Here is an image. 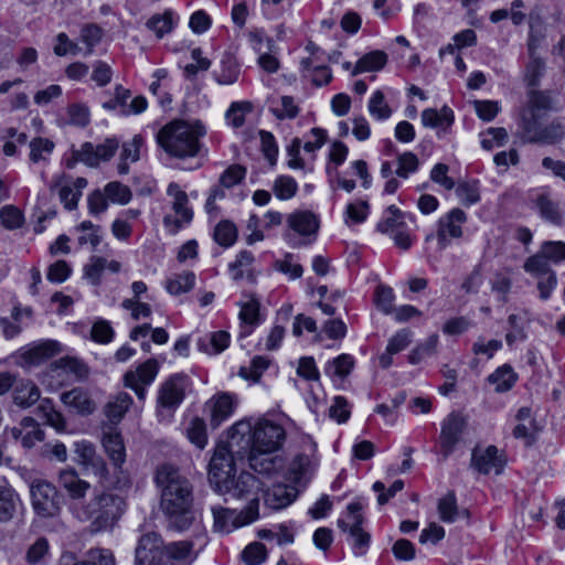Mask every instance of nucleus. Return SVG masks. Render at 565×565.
<instances>
[{
	"label": "nucleus",
	"instance_id": "nucleus-1",
	"mask_svg": "<svg viewBox=\"0 0 565 565\" xmlns=\"http://www.w3.org/2000/svg\"><path fill=\"white\" fill-rule=\"evenodd\" d=\"M154 481L161 489V507L169 518V525L178 531L188 529L193 521L192 486L179 468L170 463L158 466Z\"/></svg>",
	"mask_w": 565,
	"mask_h": 565
},
{
	"label": "nucleus",
	"instance_id": "nucleus-2",
	"mask_svg": "<svg viewBox=\"0 0 565 565\" xmlns=\"http://www.w3.org/2000/svg\"><path fill=\"white\" fill-rule=\"evenodd\" d=\"M205 134L206 129L200 120L173 119L158 131L157 142L170 157L194 158L201 150L200 140Z\"/></svg>",
	"mask_w": 565,
	"mask_h": 565
},
{
	"label": "nucleus",
	"instance_id": "nucleus-3",
	"mask_svg": "<svg viewBox=\"0 0 565 565\" xmlns=\"http://www.w3.org/2000/svg\"><path fill=\"white\" fill-rule=\"evenodd\" d=\"M194 558L191 542L181 541L164 545L157 533L149 532L138 542L135 565H190Z\"/></svg>",
	"mask_w": 565,
	"mask_h": 565
},
{
	"label": "nucleus",
	"instance_id": "nucleus-4",
	"mask_svg": "<svg viewBox=\"0 0 565 565\" xmlns=\"http://www.w3.org/2000/svg\"><path fill=\"white\" fill-rule=\"evenodd\" d=\"M126 509L125 499L111 492L95 494L78 511L82 521H90L95 532L111 529Z\"/></svg>",
	"mask_w": 565,
	"mask_h": 565
},
{
	"label": "nucleus",
	"instance_id": "nucleus-5",
	"mask_svg": "<svg viewBox=\"0 0 565 565\" xmlns=\"http://www.w3.org/2000/svg\"><path fill=\"white\" fill-rule=\"evenodd\" d=\"M232 430L233 439L236 434L250 435L248 439L252 441L250 451H276L286 438L282 426L267 419L259 420L253 429L249 423L239 422L233 426Z\"/></svg>",
	"mask_w": 565,
	"mask_h": 565
},
{
	"label": "nucleus",
	"instance_id": "nucleus-6",
	"mask_svg": "<svg viewBox=\"0 0 565 565\" xmlns=\"http://www.w3.org/2000/svg\"><path fill=\"white\" fill-rule=\"evenodd\" d=\"M32 508L41 520H53L61 525L62 495L56 487L45 480H34L30 487Z\"/></svg>",
	"mask_w": 565,
	"mask_h": 565
},
{
	"label": "nucleus",
	"instance_id": "nucleus-7",
	"mask_svg": "<svg viewBox=\"0 0 565 565\" xmlns=\"http://www.w3.org/2000/svg\"><path fill=\"white\" fill-rule=\"evenodd\" d=\"M362 509L363 505L360 502H351L347 507L345 513L338 520L339 529L353 539L355 555H363L370 544V534L362 529L364 522Z\"/></svg>",
	"mask_w": 565,
	"mask_h": 565
},
{
	"label": "nucleus",
	"instance_id": "nucleus-8",
	"mask_svg": "<svg viewBox=\"0 0 565 565\" xmlns=\"http://www.w3.org/2000/svg\"><path fill=\"white\" fill-rule=\"evenodd\" d=\"M234 457L225 444L216 446L209 463V482L218 493L227 489L230 479L235 475Z\"/></svg>",
	"mask_w": 565,
	"mask_h": 565
},
{
	"label": "nucleus",
	"instance_id": "nucleus-9",
	"mask_svg": "<svg viewBox=\"0 0 565 565\" xmlns=\"http://www.w3.org/2000/svg\"><path fill=\"white\" fill-rule=\"evenodd\" d=\"M214 527L220 532H230L232 529L243 526L256 521L259 516V499H252L248 505L238 514L234 510L223 507H213Z\"/></svg>",
	"mask_w": 565,
	"mask_h": 565
},
{
	"label": "nucleus",
	"instance_id": "nucleus-10",
	"mask_svg": "<svg viewBox=\"0 0 565 565\" xmlns=\"http://www.w3.org/2000/svg\"><path fill=\"white\" fill-rule=\"evenodd\" d=\"M86 178L78 177L73 179L66 173L55 175L50 184V190H57L58 199L67 211H74L78 206L83 190L87 186Z\"/></svg>",
	"mask_w": 565,
	"mask_h": 565
},
{
	"label": "nucleus",
	"instance_id": "nucleus-11",
	"mask_svg": "<svg viewBox=\"0 0 565 565\" xmlns=\"http://www.w3.org/2000/svg\"><path fill=\"white\" fill-rule=\"evenodd\" d=\"M467 418L459 412H451L441 423L439 435L440 452L446 460L461 441L467 429Z\"/></svg>",
	"mask_w": 565,
	"mask_h": 565
},
{
	"label": "nucleus",
	"instance_id": "nucleus-12",
	"mask_svg": "<svg viewBox=\"0 0 565 565\" xmlns=\"http://www.w3.org/2000/svg\"><path fill=\"white\" fill-rule=\"evenodd\" d=\"M190 379L184 373L169 376L158 391V406L174 411L184 399L185 392L190 387Z\"/></svg>",
	"mask_w": 565,
	"mask_h": 565
},
{
	"label": "nucleus",
	"instance_id": "nucleus-13",
	"mask_svg": "<svg viewBox=\"0 0 565 565\" xmlns=\"http://www.w3.org/2000/svg\"><path fill=\"white\" fill-rule=\"evenodd\" d=\"M84 467L98 479L99 484L104 488L122 489L130 483L127 472L117 473L114 469V473L111 475L106 461L99 455H96Z\"/></svg>",
	"mask_w": 565,
	"mask_h": 565
},
{
	"label": "nucleus",
	"instance_id": "nucleus-14",
	"mask_svg": "<svg viewBox=\"0 0 565 565\" xmlns=\"http://www.w3.org/2000/svg\"><path fill=\"white\" fill-rule=\"evenodd\" d=\"M102 444L117 473L126 472L122 465L126 461V449L120 433L114 426L103 430Z\"/></svg>",
	"mask_w": 565,
	"mask_h": 565
},
{
	"label": "nucleus",
	"instance_id": "nucleus-15",
	"mask_svg": "<svg viewBox=\"0 0 565 565\" xmlns=\"http://www.w3.org/2000/svg\"><path fill=\"white\" fill-rule=\"evenodd\" d=\"M505 466V459L499 454L495 446H488L486 449H473L471 456V467L478 472L489 475L494 472L499 475Z\"/></svg>",
	"mask_w": 565,
	"mask_h": 565
},
{
	"label": "nucleus",
	"instance_id": "nucleus-16",
	"mask_svg": "<svg viewBox=\"0 0 565 565\" xmlns=\"http://www.w3.org/2000/svg\"><path fill=\"white\" fill-rule=\"evenodd\" d=\"M467 221V215L461 209H452L439 220L437 239L440 248L449 244L450 238L462 236L461 225Z\"/></svg>",
	"mask_w": 565,
	"mask_h": 565
},
{
	"label": "nucleus",
	"instance_id": "nucleus-17",
	"mask_svg": "<svg viewBox=\"0 0 565 565\" xmlns=\"http://www.w3.org/2000/svg\"><path fill=\"white\" fill-rule=\"evenodd\" d=\"M260 488L259 480L249 472H242L237 478L235 475L230 479L227 489L220 491V494H228L236 499H258L255 497Z\"/></svg>",
	"mask_w": 565,
	"mask_h": 565
},
{
	"label": "nucleus",
	"instance_id": "nucleus-18",
	"mask_svg": "<svg viewBox=\"0 0 565 565\" xmlns=\"http://www.w3.org/2000/svg\"><path fill=\"white\" fill-rule=\"evenodd\" d=\"M274 452L275 451H249V467L255 472L266 477L281 473L285 468V460L278 455H273Z\"/></svg>",
	"mask_w": 565,
	"mask_h": 565
},
{
	"label": "nucleus",
	"instance_id": "nucleus-19",
	"mask_svg": "<svg viewBox=\"0 0 565 565\" xmlns=\"http://www.w3.org/2000/svg\"><path fill=\"white\" fill-rule=\"evenodd\" d=\"M9 433L14 440H20L21 446L25 449L33 448L45 437V433L41 429L39 423L29 416L23 417L19 426L12 427Z\"/></svg>",
	"mask_w": 565,
	"mask_h": 565
},
{
	"label": "nucleus",
	"instance_id": "nucleus-20",
	"mask_svg": "<svg viewBox=\"0 0 565 565\" xmlns=\"http://www.w3.org/2000/svg\"><path fill=\"white\" fill-rule=\"evenodd\" d=\"M298 495V491L292 486L275 483L264 491V505L269 510H281L291 504Z\"/></svg>",
	"mask_w": 565,
	"mask_h": 565
},
{
	"label": "nucleus",
	"instance_id": "nucleus-21",
	"mask_svg": "<svg viewBox=\"0 0 565 565\" xmlns=\"http://www.w3.org/2000/svg\"><path fill=\"white\" fill-rule=\"evenodd\" d=\"M287 224L290 230L305 237H315L319 230L318 217L309 211H296L289 214Z\"/></svg>",
	"mask_w": 565,
	"mask_h": 565
},
{
	"label": "nucleus",
	"instance_id": "nucleus-22",
	"mask_svg": "<svg viewBox=\"0 0 565 565\" xmlns=\"http://www.w3.org/2000/svg\"><path fill=\"white\" fill-rule=\"evenodd\" d=\"M543 115L532 113V110H521L518 122L519 135L523 142L536 143L541 130H543L541 119Z\"/></svg>",
	"mask_w": 565,
	"mask_h": 565
},
{
	"label": "nucleus",
	"instance_id": "nucleus-23",
	"mask_svg": "<svg viewBox=\"0 0 565 565\" xmlns=\"http://www.w3.org/2000/svg\"><path fill=\"white\" fill-rule=\"evenodd\" d=\"M159 372V363L156 359H149L141 363L135 371H128L124 375L125 386L136 384L150 385Z\"/></svg>",
	"mask_w": 565,
	"mask_h": 565
},
{
	"label": "nucleus",
	"instance_id": "nucleus-24",
	"mask_svg": "<svg viewBox=\"0 0 565 565\" xmlns=\"http://www.w3.org/2000/svg\"><path fill=\"white\" fill-rule=\"evenodd\" d=\"M189 199L188 196L179 195L175 200H173L172 209L177 214V217L172 215H166L163 217V224L168 227L172 233H177L183 224H189L192 221L193 212L188 206Z\"/></svg>",
	"mask_w": 565,
	"mask_h": 565
},
{
	"label": "nucleus",
	"instance_id": "nucleus-25",
	"mask_svg": "<svg viewBox=\"0 0 565 565\" xmlns=\"http://www.w3.org/2000/svg\"><path fill=\"white\" fill-rule=\"evenodd\" d=\"M58 483L73 500L83 499L90 488V484L82 480L73 469L61 471L58 475Z\"/></svg>",
	"mask_w": 565,
	"mask_h": 565
},
{
	"label": "nucleus",
	"instance_id": "nucleus-26",
	"mask_svg": "<svg viewBox=\"0 0 565 565\" xmlns=\"http://www.w3.org/2000/svg\"><path fill=\"white\" fill-rule=\"evenodd\" d=\"M89 557L88 561H78L75 553L64 551L57 561V565H116L115 557L108 550L90 552Z\"/></svg>",
	"mask_w": 565,
	"mask_h": 565
},
{
	"label": "nucleus",
	"instance_id": "nucleus-27",
	"mask_svg": "<svg viewBox=\"0 0 565 565\" xmlns=\"http://www.w3.org/2000/svg\"><path fill=\"white\" fill-rule=\"evenodd\" d=\"M58 352V343L55 341L42 342L21 353L20 358L24 365H38Z\"/></svg>",
	"mask_w": 565,
	"mask_h": 565
},
{
	"label": "nucleus",
	"instance_id": "nucleus-28",
	"mask_svg": "<svg viewBox=\"0 0 565 565\" xmlns=\"http://www.w3.org/2000/svg\"><path fill=\"white\" fill-rule=\"evenodd\" d=\"M207 405L211 409V425L213 427H217L234 411L233 397L227 393L214 396Z\"/></svg>",
	"mask_w": 565,
	"mask_h": 565
},
{
	"label": "nucleus",
	"instance_id": "nucleus-29",
	"mask_svg": "<svg viewBox=\"0 0 565 565\" xmlns=\"http://www.w3.org/2000/svg\"><path fill=\"white\" fill-rule=\"evenodd\" d=\"M260 303L255 297L241 305L239 320L244 324L241 335L246 337L252 333L253 328L260 323L259 317Z\"/></svg>",
	"mask_w": 565,
	"mask_h": 565
},
{
	"label": "nucleus",
	"instance_id": "nucleus-30",
	"mask_svg": "<svg viewBox=\"0 0 565 565\" xmlns=\"http://www.w3.org/2000/svg\"><path fill=\"white\" fill-rule=\"evenodd\" d=\"M62 402L83 415L92 414L95 409L94 402L88 394L79 387L65 392L61 396Z\"/></svg>",
	"mask_w": 565,
	"mask_h": 565
},
{
	"label": "nucleus",
	"instance_id": "nucleus-31",
	"mask_svg": "<svg viewBox=\"0 0 565 565\" xmlns=\"http://www.w3.org/2000/svg\"><path fill=\"white\" fill-rule=\"evenodd\" d=\"M50 558V543L45 537H38L28 546L24 555V559L29 565H45Z\"/></svg>",
	"mask_w": 565,
	"mask_h": 565
},
{
	"label": "nucleus",
	"instance_id": "nucleus-32",
	"mask_svg": "<svg viewBox=\"0 0 565 565\" xmlns=\"http://www.w3.org/2000/svg\"><path fill=\"white\" fill-rule=\"evenodd\" d=\"M230 344V333L226 331H216L198 341L200 351L207 354H217L224 351Z\"/></svg>",
	"mask_w": 565,
	"mask_h": 565
},
{
	"label": "nucleus",
	"instance_id": "nucleus-33",
	"mask_svg": "<svg viewBox=\"0 0 565 565\" xmlns=\"http://www.w3.org/2000/svg\"><path fill=\"white\" fill-rule=\"evenodd\" d=\"M387 62V55L383 51H372L364 54L354 65L352 76L364 72H376L382 70Z\"/></svg>",
	"mask_w": 565,
	"mask_h": 565
},
{
	"label": "nucleus",
	"instance_id": "nucleus-34",
	"mask_svg": "<svg viewBox=\"0 0 565 565\" xmlns=\"http://www.w3.org/2000/svg\"><path fill=\"white\" fill-rule=\"evenodd\" d=\"M39 387L31 381L20 382L13 391V401L21 407H30L40 399Z\"/></svg>",
	"mask_w": 565,
	"mask_h": 565
},
{
	"label": "nucleus",
	"instance_id": "nucleus-35",
	"mask_svg": "<svg viewBox=\"0 0 565 565\" xmlns=\"http://www.w3.org/2000/svg\"><path fill=\"white\" fill-rule=\"evenodd\" d=\"M20 502L19 494L10 486H0V522L10 521Z\"/></svg>",
	"mask_w": 565,
	"mask_h": 565
},
{
	"label": "nucleus",
	"instance_id": "nucleus-36",
	"mask_svg": "<svg viewBox=\"0 0 565 565\" xmlns=\"http://www.w3.org/2000/svg\"><path fill=\"white\" fill-rule=\"evenodd\" d=\"M316 459L306 454L297 455L288 469L289 479L295 482H300L303 478L310 475L316 467Z\"/></svg>",
	"mask_w": 565,
	"mask_h": 565
},
{
	"label": "nucleus",
	"instance_id": "nucleus-37",
	"mask_svg": "<svg viewBox=\"0 0 565 565\" xmlns=\"http://www.w3.org/2000/svg\"><path fill=\"white\" fill-rule=\"evenodd\" d=\"M540 215L550 223L561 226L563 224V212L559 204L548 195L542 194L536 200Z\"/></svg>",
	"mask_w": 565,
	"mask_h": 565
},
{
	"label": "nucleus",
	"instance_id": "nucleus-38",
	"mask_svg": "<svg viewBox=\"0 0 565 565\" xmlns=\"http://www.w3.org/2000/svg\"><path fill=\"white\" fill-rule=\"evenodd\" d=\"M38 415L44 420L46 425L52 426L57 431H64L66 423L63 415L54 408L51 399L44 398L41 401L36 408Z\"/></svg>",
	"mask_w": 565,
	"mask_h": 565
},
{
	"label": "nucleus",
	"instance_id": "nucleus-39",
	"mask_svg": "<svg viewBox=\"0 0 565 565\" xmlns=\"http://www.w3.org/2000/svg\"><path fill=\"white\" fill-rule=\"evenodd\" d=\"M422 122L425 127L438 128L454 122V111L444 106L439 111L435 108H427L422 113Z\"/></svg>",
	"mask_w": 565,
	"mask_h": 565
},
{
	"label": "nucleus",
	"instance_id": "nucleus-40",
	"mask_svg": "<svg viewBox=\"0 0 565 565\" xmlns=\"http://www.w3.org/2000/svg\"><path fill=\"white\" fill-rule=\"evenodd\" d=\"M132 404L129 394L121 392L110 399L105 406V414L111 423H118Z\"/></svg>",
	"mask_w": 565,
	"mask_h": 565
},
{
	"label": "nucleus",
	"instance_id": "nucleus-41",
	"mask_svg": "<svg viewBox=\"0 0 565 565\" xmlns=\"http://www.w3.org/2000/svg\"><path fill=\"white\" fill-rule=\"evenodd\" d=\"M238 75L239 65L236 58L232 54L225 53L221 61V70L215 73L216 82L221 85H231L238 79Z\"/></svg>",
	"mask_w": 565,
	"mask_h": 565
},
{
	"label": "nucleus",
	"instance_id": "nucleus-42",
	"mask_svg": "<svg viewBox=\"0 0 565 565\" xmlns=\"http://www.w3.org/2000/svg\"><path fill=\"white\" fill-rule=\"evenodd\" d=\"M195 275L192 271L174 274L167 279L166 288L169 294L178 296L190 291L194 287Z\"/></svg>",
	"mask_w": 565,
	"mask_h": 565
},
{
	"label": "nucleus",
	"instance_id": "nucleus-43",
	"mask_svg": "<svg viewBox=\"0 0 565 565\" xmlns=\"http://www.w3.org/2000/svg\"><path fill=\"white\" fill-rule=\"evenodd\" d=\"M456 194L459 198L460 202L466 206H470L478 203L481 199L479 181H460L456 188Z\"/></svg>",
	"mask_w": 565,
	"mask_h": 565
},
{
	"label": "nucleus",
	"instance_id": "nucleus-44",
	"mask_svg": "<svg viewBox=\"0 0 565 565\" xmlns=\"http://www.w3.org/2000/svg\"><path fill=\"white\" fill-rule=\"evenodd\" d=\"M550 259L540 249V252L525 260L523 268L526 273L540 279L550 273H554L550 267Z\"/></svg>",
	"mask_w": 565,
	"mask_h": 565
},
{
	"label": "nucleus",
	"instance_id": "nucleus-45",
	"mask_svg": "<svg viewBox=\"0 0 565 565\" xmlns=\"http://www.w3.org/2000/svg\"><path fill=\"white\" fill-rule=\"evenodd\" d=\"M173 11L166 10L162 14L152 15L147 21L146 25L149 30L153 31L159 39H161L173 30Z\"/></svg>",
	"mask_w": 565,
	"mask_h": 565
},
{
	"label": "nucleus",
	"instance_id": "nucleus-46",
	"mask_svg": "<svg viewBox=\"0 0 565 565\" xmlns=\"http://www.w3.org/2000/svg\"><path fill=\"white\" fill-rule=\"evenodd\" d=\"M437 509L443 522H455L460 515L455 492L449 491L445 497L440 498Z\"/></svg>",
	"mask_w": 565,
	"mask_h": 565
},
{
	"label": "nucleus",
	"instance_id": "nucleus-47",
	"mask_svg": "<svg viewBox=\"0 0 565 565\" xmlns=\"http://www.w3.org/2000/svg\"><path fill=\"white\" fill-rule=\"evenodd\" d=\"M488 380L490 383L495 384L497 392H507L514 385L516 374L510 365L505 364L489 375Z\"/></svg>",
	"mask_w": 565,
	"mask_h": 565
},
{
	"label": "nucleus",
	"instance_id": "nucleus-48",
	"mask_svg": "<svg viewBox=\"0 0 565 565\" xmlns=\"http://www.w3.org/2000/svg\"><path fill=\"white\" fill-rule=\"evenodd\" d=\"M551 109V96L546 92L541 90H531L526 106L522 108V110H532V113L543 116Z\"/></svg>",
	"mask_w": 565,
	"mask_h": 565
},
{
	"label": "nucleus",
	"instance_id": "nucleus-49",
	"mask_svg": "<svg viewBox=\"0 0 565 565\" xmlns=\"http://www.w3.org/2000/svg\"><path fill=\"white\" fill-rule=\"evenodd\" d=\"M369 113L377 120H386L392 116V108L385 102L382 90L373 93L367 105Z\"/></svg>",
	"mask_w": 565,
	"mask_h": 565
},
{
	"label": "nucleus",
	"instance_id": "nucleus-50",
	"mask_svg": "<svg viewBox=\"0 0 565 565\" xmlns=\"http://www.w3.org/2000/svg\"><path fill=\"white\" fill-rule=\"evenodd\" d=\"M565 138V125L555 119L543 127L536 143L554 145Z\"/></svg>",
	"mask_w": 565,
	"mask_h": 565
},
{
	"label": "nucleus",
	"instance_id": "nucleus-51",
	"mask_svg": "<svg viewBox=\"0 0 565 565\" xmlns=\"http://www.w3.org/2000/svg\"><path fill=\"white\" fill-rule=\"evenodd\" d=\"M404 225V214L395 205L387 207L384 218L379 222L377 231L381 233L396 232Z\"/></svg>",
	"mask_w": 565,
	"mask_h": 565
},
{
	"label": "nucleus",
	"instance_id": "nucleus-52",
	"mask_svg": "<svg viewBox=\"0 0 565 565\" xmlns=\"http://www.w3.org/2000/svg\"><path fill=\"white\" fill-rule=\"evenodd\" d=\"M271 114L279 120L294 119L299 115V107L294 97L281 96L279 105L270 107Z\"/></svg>",
	"mask_w": 565,
	"mask_h": 565
},
{
	"label": "nucleus",
	"instance_id": "nucleus-53",
	"mask_svg": "<svg viewBox=\"0 0 565 565\" xmlns=\"http://www.w3.org/2000/svg\"><path fill=\"white\" fill-rule=\"evenodd\" d=\"M105 195L114 203L127 204L131 198V190L117 181H113L106 184L105 186Z\"/></svg>",
	"mask_w": 565,
	"mask_h": 565
},
{
	"label": "nucleus",
	"instance_id": "nucleus-54",
	"mask_svg": "<svg viewBox=\"0 0 565 565\" xmlns=\"http://www.w3.org/2000/svg\"><path fill=\"white\" fill-rule=\"evenodd\" d=\"M114 337L115 331L108 320L98 319L92 326L90 338L93 341L107 344L113 341Z\"/></svg>",
	"mask_w": 565,
	"mask_h": 565
},
{
	"label": "nucleus",
	"instance_id": "nucleus-55",
	"mask_svg": "<svg viewBox=\"0 0 565 565\" xmlns=\"http://www.w3.org/2000/svg\"><path fill=\"white\" fill-rule=\"evenodd\" d=\"M237 238V231L233 223L228 221H223L218 223L214 231V239L217 244L230 247L232 246Z\"/></svg>",
	"mask_w": 565,
	"mask_h": 565
},
{
	"label": "nucleus",
	"instance_id": "nucleus-56",
	"mask_svg": "<svg viewBox=\"0 0 565 565\" xmlns=\"http://www.w3.org/2000/svg\"><path fill=\"white\" fill-rule=\"evenodd\" d=\"M54 149V142L46 138H34L30 142V160L34 163L46 160L45 154H50Z\"/></svg>",
	"mask_w": 565,
	"mask_h": 565
},
{
	"label": "nucleus",
	"instance_id": "nucleus-57",
	"mask_svg": "<svg viewBox=\"0 0 565 565\" xmlns=\"http://www.w3.org/2000/svg\"><path fill=\"white\" fill-rule=\"evenodd\" d=\"M545 71V63L542 58L535 56V53L530 55V62L525 68V81L529 86L535 87L539 85L541 77Z\"/></svg>",
	"mask_w": 565,
	"mask_h": 565
},
{
	"label": "nucleus",
	"instance_id": "nucleus-58",
	"mask_svg": "<svg viewBox=\"0 0 565 565\" xmlns=\"http://www.w3.org/2000/svg\"><path fill=\"white\" fill-rule=\"evenodd\" d=\"M298 190V184L294 178L288 175H281L276 179L273 191L275 195L280 200L291 199Z\"/></svg>",
	"mask_w": 565,
	"mask_h": 565
},
{
	"label": "nucleus",
	"instance_id": "nucleus-59",
	"mask_svg": "<svg viewBox=\"0 0 565 565\" xmlns=\"http://www.w3.org/2000/svg\"><path fill=\"white\" fill-rule=\"evenodd\" d=\"M131 93L129 89L124 88L121 85H117L115 88V96L103 103V108L107 110L116 111L121 116V111L126 110L127 102L130 98Z\"/></svg>",
	"mask_w": 565,
	"mask_h": 565
},
{
	"label": "nucleus",
	"instance_id": "nucleus-60",
	"mask_svg": "<svg viewBox=\"0 0 565 565\" xmlns=\"http://www.w3.org/2000/svg\"><path fill=\"white\" fill-rule=\"evenodd\" d=\"M188 438L198 448L203 449L206 445V429L203 419L195 417L186 429Z\"/></svg>",
	"mask_w": 565,
	"mask_h": 565
},
{
	"label": "nucleus",
	"instance_id": "nucleus-61",
	"mask_svg": "<svg viewBox=\"0 0 565 565\" xmlns=\"http://www.w3.org/2000/svg\"><path fill=\"white\" fill-rule=\"evenodd\" d=\"M106 269V259L104 257L93 256L89 263L84 266V276L92 285L98 286L102 280V274Z\"/></svg>",
	"mask_w": 565,
	"mask_h": 565
},
{
	"label": "nucleus",
	"instance_id": "nucleus-62",
	"mask_svg": "<svg viewBox=\"0 0 565 565\" xmlns=\"http://www.w3.org/2000/svg\"><path fill=\"white\" fill-rule=\"evenodd\" d=\"M247 565H259L267 558V550L263 543L254 542L247 545L242 553Z\"/></svg>",
	"mask_w": 565,
	"mask_h": 565
},
{
	"label": "nucleus",
	"instance_id": "nucleus-63",
	"mask_svg": "<svg viewBox=\"0 0 565 565\" xmlns=\"http://www.w3.org/2000/svg\"><path fill=\"white\" fill-rule=\"evenodd\" d=\"M268 365L269 360L267 358L255 356L248 367L242 366L239 369V375L253 382H257Z\"/></svg>",
	"mask_w": 565,
	"mask_h": 565
},
{
	"label": "nucleus",
	"instance_id": "nucleus-64",
	"mask_svg": "<svg viewBox=\"0 0 565 565\" xmlns=\"http://www.w3.org/2000/svg\"><path fill=\"white\" fill-rule=\"evenodd\" d=\"M0 220L6 228L15 230L22 226L23 214L18 207L6 205L0 211Z\"/></svg>",
	"mask_w": 565,
	"mask_h": 565
}]
</instances>
